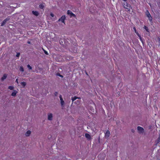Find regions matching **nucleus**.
<instances>
[{
	"label": "nucleus",
	"mask_w": 160,
	"mask_h": 160,
	"mask_svg": "<svg viewBox=\"0 0 160 160\" xmlns=\"http://www.w3.org/2000/svg\"><path fill=\"white\" fill-rule=\"evenodd\" d=\"M110 135V132L109 131H107L105 133V136L106 137L108 138Z\"/></svg>",
	"instance_id": "423d86ee"
},
{
	"label": "nucleus",
	"mask_w": 160,
	"mask_h": 160,
	"mask_svg": "<svg viewBox=\"0 0 160 160\" xmlns=\"http://www.w3.org/2000/svg\"><path fill=\"white\" fill-rule=\"evenodd\" d=\"M132 131L133 132H134V130H133V129H132Z\"/></svg>",
	"instance_id": "f704fd0d"
},
{
	"label": "nucleus",
	"mask_w": 160,
	"mask_h": 160,
	"mask_svg": "<svg viewBox=\"0 0 160 160\" xmlns=\"http://www.w3.org/2000/svg\"><path fill=\"white\" fill-rule=\"evenodd\" d=\"M17 92H14L12 93L11 95L13 96H15L16 95Z\"/></svg>",
	"instance_id": "6ab92c4d"
},
{
	"label": "nucleus",
	"mask_w": 160,
	"mask_h": 160,
	"mask_svg": "<svg viewBox=\"0 0 160 160\" xmlns=\"http://www.w3.org/2000/svg\"><path fill=\"white\" fill-rule=\"evenodd\" d=\"M85 137L89 139H91V136L88 133H86L85 134Z\"/></svg>",
	"instance_id": "6e6552de"
},
{
	"label": "nucleus",
	"mask_w": 160,
	"mask_h": 160,
	"mask_svg": "<svg viewBox=\"0 0 160 160\" xmlns=\"http://www.w3.org/2000/svg\"><path fill=\"white\" fill-rule=\"evenodd\" d=\"M6 20H4L2 21V22L1 23V26H3L4 25H5L6 23Z\"/></svg>",
	"instance_id": "2eb2a0df"
},
{
	"label": "nucleus",
	"mask_w": 160,
	"mask_h": 160,
	"mask_svg": "<svg viewBox=\"0 0 160 160\" xmlns=\"http://www.w3.org/2000/svg\"><path fill=\"white\" fill-rule=\"evenodd\" d=\"M19 70L21 71L22 72H23L24 71V68L22 66L20 67Z\"/></svg>",
	"instance_id": "f3484780"
},
{
	"label": "nucleus",
	"mask_w": 160,
	"mask_h": 160,
	"mask_svg": "<svg viewBox=\"0 0 160 160\" xmlns=\"http://www.w3.org/2000/svg\"><path fill=\"white\" fill-rule=\"evenodd\" d=\"M20 53L18 52V53L16 55V57H18L19 56H20Z\"/></svg>",
	"instance_id": "cd10ccee"
},
{
	"label": "nucleus",
	"mask_w": 160,
	"mask_h": 160,
	"mask_svg": "<svg viewBox=\"0 0 160 160\" xmlns=\"http://www.w3.org/2000/svg\"><path fill=\"white\" fill-rule=\"evenodd\" d=\"M27 67L29 70H31L32 69V67L29 64L27 65Z\"/></svg>",
	"instance_id": "412c9836"
},
{
	"label": "nucleus",
	"mask_w": 160,
	"mask_h": 160,
	"mask_svg": "<svg viewBox=\"0 0 160 160\" xmlns=\"http://www.w3.org/2000/svg\"><path fill=\"white\" fill-rule=\"evenodd\" d=\"M145 14L147 17L148 18L150 22L152 21V18L151 16L149 11L148 10H147Z\"/></svg>",
	"instance_id": "f03ea898"
},
{
	"label": "nucleus",
	"mask_w": 160,
	"mask_h": 160,
	"mask_svg": "<svg viewBox=\"0 0 160 160\" xmlns=\"http://www.w3.org/2000/svg\"><path fill=\"white\" fill-rule=\"evenodd\" d=\"M16 82H17L18 84V79H17L16 80Z\"/></svg>",
	"instance_id": "473e14b6"
},
{
	"label": "nucleus",
	"mask_w": 160,
	"mask_h": 160,
	"mask_svg": "<svg viewBox=\"0 0 160 160\" xmlns=\"http://www.w3.org/2000/svg\"><path fill=\"white\" fill-rule=\"evenodd\" d=\"M67 13L68 14L70 15L71 17H76L75 15L69 10H68Z\"/></svg>",
	"instance_id": "39448f33"
},
{
	"label": "nucleus",
	"mask_w": 160,
	"mask_h": 160,
	"mask_svg": "<svg viewBox=\"0 0 160 160\" xmlns=\"http://www.w3.org/2000/svg\"><path fill=\"white\" fill-rule=\"evenodd\" d=\"M32 13L33 14H34V15L36 16H38L39 15V13L38 12L35 11H32Z\"/></svg>",
	"instance_id": "1a4fd4ad"
},
{
	"label": "nucleus",
	"mask_w": 160,
	"mask_h": 160,
	"mask_svg": "<svg viewBox=\"0 0 160 160\" xmlns=\"http://www.w3.org/2000/svg\"><path fill=\"white\" fill-rule=\"evenodd\" d=\"M66 19V17L65 15L62 16L58 20V22L61 21L62 23L65 24L64 20Z\"/></svg>",
	"instance_id": "7ed1b4c3"
},
{
	"label": "nucleus",
	"mask_w": 160,
	"mask_h": 160,
	"mask_svg": "<svg viewBox=\"0 0 160 160\" xmlns=\"http://www.w3.org/2000/svg\"><path fill=\"white\" fill-rule=\"evenodd\" d=\"M143 28L144 29H145L146 30V31L147 32H149V29L148 28V27L145 26H144L143 27Z\"/></svg>",
	"instance_id": "dca6fc26"
},
{
	"label": "nucleus",
	"mask_w": 160,
	"mask_h": 160,
	"mask_svg": "<svg viewBox=\"0 0 160 160\" xmlns=\"http://www.w3.org/2000/svg\"><path fill=\"white\" fill-rule=\"evenodd\" d=\"M77 98H79L76 96H74L73 97H72V102H73V101L76 100Z\"/></svg>",
	"instance_id": "ddd939ff"
},
{
	"label": "nucleus",
	"mask_w": 160,
	"mask_h": 160,
	"mask_svg": "<svg viewBox=\"0 0 160 160\" xmlns=\"http://www.w3.org/2000/svg\"><path fill=\"white\" fill-rule=\"evenodd\" d=\"M9 19V18H7L5 19H4L5 20H6V21L7 22V21H8Z\"/></svg>",
	"instance_id": "c85d7f7f"
},
{
	"label": "nucleus",
	"mask_w": 160,
	"mask_h": 160,
	"mask_svg": "<svg viewBox=\"0 0 160 160\" xmlns=\"http://www.w3.org/2000/svg\"><path fill=\"white\" fill-rule=\"evenodd\" d=\"M137 129L138 130V132L140 133H142L144 132L143 128L140 126L138 127Z\"/></svg>",
	"instance_id": "20e7f679"
},
{
	"label": "nucleus",
	"mask_w": 160,
	"mask_h": 160,
	"mask_svg": "<svg viewBox=\"0 0 160 160\" xmlns=\"http://www.w3.org/2000/svg\"><path fill=\"white\" fill-rule=\"evenodd\" d=\"M60 101L61 105L62 106L64 104V101L63 100V99L60 100Z\"/></svg>",
	"instance_id": "a211bd4d"
},
{
	"label": "nucleus",
	"mask_w": 160,
	"mask_h": 160,
	"mask_svg": "<svg viewBox=\"0 0 160 160\" xmlns=\"http://www.w3.org/2000/svg\"><path fill=\"white\" fill-rule=\"evenodd\" d=\"M135 33L137 34V36L139 38L141 36L139 34V33H138V32H135Z\"/></svg>",
	"instance_id": "b1692460"
},
{
	"label": "nucleus",
	"mask_w": 160,
	"mask_h": 160,
	"mask_svg": "<svg viewBox=\"0 0 160 160\" xmlns=\"http://www.w3.org/2000/svg\"><path fill=\"white\" fill-rule=\"evenodd\" d=\"M21 84L23 87H25L26 85V83L25 82H21Z\"/></svg>",
	"instance_id": "4468645a"
},
{
	"label": "nucleus",
	"mask_w": 160,
	"mask_h": 160,
	"mask_svg": "<svg viewBox=\"0 0 160 160\" xmlns=\"http://www.w3.org/2000/svg\"><path fill=\"white\" fill-rule=\"evenodd\" d=\"M7 77V75L6 74H4L3 76L1 78V80L4 81L5 79Z\"/></svg>",
	"instance_id": "9b49d317"
},
{
	"label": "nucleus",
	"mask_w": 160,
	"mask_h": 160,
	"mask_svg": "<svg viewBox=\"0 0 160 160\" xmlns=\"http://www.w3.org/2000/svg\"><path fill=\"white\" fill-rule=\"evenodd\" d=\"M133 29H134V31H135V32H137V30H136V28L135 27H134L133 28Z\"/></svg>",
	"instance_id": "c756f323"
},
{
	"label": "nucleus",
	"mask_w": 160,
	"mask_h": 160,
	"mask_svg": "<svg viewBox=\"0 0 160 160\" xmlns=\"http://www.w3.org/2000/svg\"><path fill=\"white\" fill-rule=\"evenodd\" d=\"M8 88L11 90H12L13 89V87L12 86H10L8 87Z\"/></svg>",
	"instance_id": "4be33fe9"
},
{
	"label": "nucleus",
	"mask_w": 160,
	"mask_h": 160,
	"mask_svg": "<svg viewBox=\"0 0 160 160\" xmlns=\"http://www.w3.org/2000/svg\"><path fill=\"white\" fill-rule=\"evenodd\" d=\"M127 0H123V1H124V2H126L127 1Z\"/></svg>",
	"instance_id": "e433bc0d"
},
{
	"label": "nucleus",
	"mask_w": 160,
	"mask_h": 160,
	"mask_svg": "<svg viewBox=\"0 0 160 160\" xmlns=\"http://www.w3.org/2000/svg\"><path fill=\"white\" fill-rule=\"evenodd\" d=\"M44 4L43 3H41L40 4V5H39V7L41 9H43L44 7Z\"/></svg>",
	"instance_id": "f8f14e48"
},
{
	"label": "nucleus",
	"mask_w": 160,
	"mask_h": 160,
	"mask_svg": "<svg viewBox=\"0 0 160 160\" xmlns=\"http://www.w3.org/2000/svg\"><path fill=\"white\" fill-rule=\"evenodd\" d=\"M27 42H28V44H30V41H28Z\"/></svg>",
	"instance_id": "c9c22d12"
},
{
	"label": "nucleus",
	"mask_w": 160,
	"mask_h": 160,
	"mask_svg": "<svg viewBox=\"0 0 160 160\" xmlns=\"http://www.w3.org/2000/svg\"><path fill=\"white\" fill-rule=\"evenodd\" d=\"M58 94V92H55L54 93V95L55 96H56Z\"/></svg>",
	"instance_id": "72a5a7b5"
},
{
	"label": "nucleus",
	"mask_w": 160,
	"mask_h": 160,
	"mask_svg": "<svg viewBox=\"0 0 160 160\" xmlns=\"http://www.w3.org/2000/svg\"><path fill=\"white\" fill-rule=\"evenodd\" d=\"M52 118V113H50L48 115V119L49 120H51Z\"/></svg>",
	"instance_id": "0eeeda50"
},
{
	"label": "nucleus",
	"mask_w": 160,
	"mask_h": 160,
	"mask_svg": "<svg viewBox=\"0 0 160 160\" xmlns=\"http://www.w3.org/2000/svg\"><path fill=\"white\" fill-rule=\"evenodd\" d=\"M135 33L137 34V36L139 38L141 36L139 34V33H138V32H135Z\"/></svg>",
	"instance_id": "5701e85b"
},
{
	"label": "nucleus",
	"mask_w": 160,
	"mask_h": 160,
	"mask_svg": "<svg viewBox=\"0 0 160 160\" xmlns=\"http://www.w3.org/2000/svg\"><path fill=\"white\" fill-rule=\"evenodd\" d=\"M59 97L60 98V100L62 99L61 95H59Z\"/></svg>",
	"instance_id": "2f4dec72"
},
{
	"label": "nucleus",
	"mask_w": 160,
	"mask_h": 160,
	"mask_svg": "<svg viewBox=\"0 0 160 160\" xmlns=\"http://www.w3.org/2000/svg\"><path fill=\"white\" fill-rule=\"evenodd\" d=\"M31 133V132L30 130H28L25 133V135L27 136H30Z\"/></svg>",
	"instance_id": "9d476101"
},
{
	"label": "nucleus",
	"mask_w": 160,
	"mask_h": 160,
	"mask_svg": "<svg viewBox=\"0 0 160 160\" xmlns=\"http://www.w3.org/2000/svg\"><path fill=\"white\" fill-rule=\"evenodd\" d=\"M50 15L52 17H53L54 16V15L52 13H50Z\"/></svg>",
	"instance_id": "7c9ffc66"
},
{
	"label": "nucleus",
	"mask_w": 160,
	"mask_h": 160,
	"mask_svg": "<svg viewBox=\"0 0 160 160\" xmlns=\"http://www.w3.org/2000/svg\"><path fill=\"white\" fill-rule=\"evenodd\" d=\"M57 75L58 76H59L60 77H63V76H62V75H61L60 73H58V74H57Z\"/></svg>",
	"instance_id": "393cba45"
},
{
	"label": "nucleus",
	"mask_w": 160,
	"mask_h": 160,
	"mask_svg": "<svg viewBox=\"0 0 160 160\" xmlns=\"http://www.w3.org/2000/svg\"><path fill=\"white\" fill-rule=\"evenodd\" d=\"M125 2L123 3L124 8L126 9H127L128 11L130 12V8H131V5L128 4L127 2Z\"/></svg>",
	"instance_id": "f257e3e1"
},
{
	"label": "nucleus",
	"mask_w": 160,
	"mask_h": 160,
	"mask_svg": "<svg viewBox=\"0 0 160 160\" xmlns=\"http://www.w3.org/2000/svg\"><path fill=\"white\" fill-rule=\"evenodd\" d=\"M158 142H159L160 141V135H159V137L158 139Z\"/></svg>",
	"instance_id": "bb28decb"
},
{
	"label": "nucleus",
	"mask_w": 160,
	"mask_h": 160,
	"mask_svg": "<svg viewBox=\"0 0 160 160\" xmlns=\"http://www.w3.org/2000/svg\"><path fill=\"white\" fill-rule=\"evenodd\" d=\"M139 38L140 41H141V42H142V43H143L144 42L143 39V38H142L141 37H139Z\"/></svg>",
	"instance_id": "aec40b11"
},
{
	"label": "nucleus",
	"mask_w": 160,
	"mask_h": 160,
	"mask_svg": "<svg viewBox=\"0 0 160 160\" xmlns=\"http://www.w3.org/2000/svg\"><path fill=\"white\" fill-rule=\"evenodd\" d=\"M44 51V53L47 54V55H48V52L47 51H46L44 50V49H43Z\"/></svg>",
	"instance_id": "a878e982"
}]
</instances>
